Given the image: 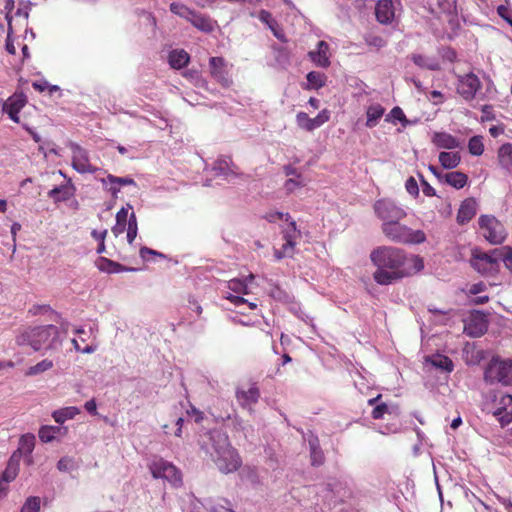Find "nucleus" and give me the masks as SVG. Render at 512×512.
<instances>
[{"label":"nucleus","mask_w":512,"mask_h":512,"mask_svg":"<svg viewBox=\"0 0 512 512\" xmlns=\"http://www.w3.org/2000/svg\"><path fill=\"white\" fill-rule=\"evenodd\" d=\"M376 268L373 279L380 285H390L395 281L420 273L424 267V259L417 254H408L394 246H378L369 255Z\"/></svg>","instance_id":"1"},{"label":"nucleus","mask_w":512,"mask_h":512,"mask_svg":"<svg viewBox=\"0 0 512 512\" xmlns=\"http://www.w3.org/2000/svg\"><path fill=\"white\" fill-rule=\"evenodd\" d=\"M200 447L223 474L236 472L242 465L239 453L230 444L227 435L220 431L205 434L201 439Z\"/></svg>","instance_id":"2"},{"label":"nucleus","mask_w":512,"mask_h":512,"mask_svg":"<svg viewBox=\"0 0 512 512\" xmlns=\"http://www.w3.org/2000/svg\"><path fill=\"white\" fill-rule=\"evenodd\" d=\"M16 343L19 346H29L34 351L52 350L60 344L59 330L54 325L28 328L17 335Z\"/></svg>","instance_id":"3"},{"label":"nucleus","mask_w":512,"mask_h":512,"mask_svg":"<svg viewBox=\"0 0 512 512\" xmlns=\"http://www.w3.org/2000/svg\"><path fill=\"white\" fill-rule=\"evenodd\" d=\"M148 470L156 480H162L163 483L173 488H179L183 483L182 472L172 462L160 457L153 458L148 463Z\"/></svg>","instance_id":"4"},{"label":"nucleus","mask_w":512,"mask_h":512,"mask_svg":"<svg viewBox=\"0 0 512 512\" xmlns=\"http://www.w3.org/2000/svg\"><path fill=\"white\" fill-rule=\"evenodd\" d=\"M478 227L481 236L491 245L502 244L508 236L506 227L494 215H480Z\"/></svg>","instance_id":"5"},{"label":"nucleus","mask_w":512,"mask_h":512,"mask_svg":"<svg viewBox=\"0 0 512 512\" xmlns=\"http://www.w3.org/2000/svg\"><path fill=\"white\" fill-rule=\"evenodd\" d=\"M126 231V238L129 244H132L137 236L138 226L135 213L130 204L122 207L116 213V224L112 228L115 236H119Z\"/></svg>","instance_id":"6"},{"label":"nucleus","mask_w":512,"mask_h":512,"mask_svg":"<svg viewBox=\"0 0 512 512\" xmlns=\"http://www.w3.org/2000/svg\"><path fill=\"white\" fill-rule=\"evenodd\" d=\"M230 292L226 298L239 308V314H245L247 310H256L258 304L243 298V295L250 293V286L246 281L240 279L230 280L228 283Z\"/></svg>","instance_id":"7"},{"label":"nucleus","mask_w":512,"mask_h":512,"mask_svg":"<svg viewBox=\"0 0 512 512\" xmlns=\"http://www.w3.org/2000/svg\"><path fill=\"white\" fill-rule=\"evenodd\" d=\"M495 256H497V254H494L493 252L488 254L478 249H474L470 259V265L474 270L484 276H495L500 272L501 268L500 262Z\"/></svg>","instance_id":"8"},{"label":"nucleus","mask_w":512,"mask_h":512,"mask_svg":"<svg viewBox=\"0 0 512 512\" xmlns=\"http://www.w3.org/2000/svg\"><path fill=\"white\" fill-rule=\"evenodd\" d=\"M27 106V97L21 92H16L8 97L2 106V111L11 121L27 128L26 114L22 110Z\"/></svg>","instance_id":"9"},{"label":"nucleus","mask_w":512,"mask_h":512,"mask_svg":"<svg viewBox=\"0 0 512 512\" xmlns=\"http://www.w3.org/2000/svg\"><path fill=\"white\" fill-rule=\"evenodd\" d=\"M486 378L505 385L512 383V360L493 358L485 372Z\"/></svg>","instance_id":"10"},{"label":"nucleus","mask_w":512,"mask_h":512,"mask_svg":"<svg viewBox=\"0 0 512 512\" xmlns=\"http://www.w3.org/2000/svg\"><path fill=\"white\" fill-rule=\"evenodd\" d=\"M184 512H231L214 499L188 496L183 505Z\"/></svg>","instance_id":"11"},{"label":"nucleus","mask_w":512,"mask_h":512,"mask_svg":"<svg viewBox=\"0 0 512 512\" xmlns=\"http://www.w3.org/2000/svg\"><path fill=\"white\" fill-rule=\"evenodd\" d=\"M376 216L383 223L389 220H401L406 216V212L394 202L387 199H379L373 205Z\"/></svg>","instance_id":"12"},{"label":"nucleus","mask_w":512,"mask_h":512,"mask_svg":"<svg viewBox=\"0 0 512 512\" xmlns=\"http://www.w3.org/2000/svg\"><path fill=\"white\" fill-rule=\"evenodd\" d=\"M493 415L501 426L512 423V394L500 393L495 397Z\"/></svg>","instance_id":"13"},{"label":"nucleus","mask_w":512,"mask_h":512,"mask_svg":"<svg viewBox=\"0 0 512 512\" xmlns=\"http://www.w3.org/2000/svg\"><path fill=\"white\" fill-rule=\"evenodd\" d=\"M72 152L71 162L75 171L80 174L95 173L98 168L90 162L88 152L77 144L70 145Z\"/></svg>","instance_id":"14"},{"label":"nucleus","mask_w":512,"mask_h":512,"mask_svg":"<svg viewBox=\"0 0 512 512\" xmlns=\"http://www.w3.org/2000/svg\"><path fill=\"white\" fill-rule=\"evenodd\" d=\"M488 328L486 315L480 311L471 312L464 320V331L473 337L481 336Z\"/></svg>","instance_id":"15"},{"label":"nucleus","mask_w":512,"mask_h":512,"mask_svg":"<svg viewBox=\"0 0 512 512\" xmlns=\"http://www.w3.org/2000/svg\"><path fill=\"white\" fill-rule=\"evenodd\" d=\"M398 5V0H379L375 8L377 20L382 24L392 23L396 17Z\"/></svg>","instance_id":"16"},{"label":"nucleus","mask_w":512,"mask_h":512,"mask_svg":"<svg viewBox=\"0 0 512 512\" xmlns=\"http://www.w3.org/2000/svg\"><path fill=\"white\" fill-rule=\"evenodd\" d=\"M260 391L254 384L242 385L236 390V399L244 408H252L258 402Z\"/></svg>","instance_id":"17"},{"label":"nucleus","mask_w":512,"mask_h":512,"mask_svg":"<svg viewBox=\"0 0 512 512\" xmlns=\"http://www.w3.org/2000/svg\"><path fill=\"white\" fill-rule=\"evenodd\" d=\"M481 83L478 77L472 73L459 79L458 93L466 100H471L480 89Z\"/></svg>","instance_id":"18"},{"label":"nucleus","mask_w":512,"mask_h":512,"mask_svg":"<svg viewBox=\"0 0 512 512\" xmlns=\"http://www.w3.org/2000/svg\"><path fill=\"white\" fill-rule=\"evenodd\" d=\"M211 75L222 85L229 86L232 83L227 63L221 57H212L209 61Z\"/></svg>","instance_id":"19"},{"label":"nucleus","mask_w":512,"mask_h":512,"mask_svg":"<svg viewBox=\"0 0 512 512\" xmlns=\"http://www.w3.org/2000/svg\"><path fill=\"white\" fill-rule=\"evenodd\" d=\"M407 231V226L400 223V220H389L382 223L383 234L391 241L402 243Z\"/></svg>","instance_id":"20"},{"label":"nucleus","mask_w":512,"mask_h":512,"mask_svg":"<svg viewBox=\"0 0 512 512\" xmlns=\"http://www.w3.org/2000/svg\"><path fill=\"white\" fill-rule=\"evenodd\" d=\"M477 212V201L473 198L465 199L461 204L457 212L456 220L458 224L464 225L468 223Z\"/></svg>","instance_id":"21"},{"label":"nucleus","mask_w":512,"mask_h":512,"mask_svg":"<svg viewBox=\"0 0 512 512\" xmlns=\"http://www.w3.org/2000/svg\"><path fill=\"white\" fill-rule=\"evenodd\" d=\"M66 434L67 428L65 427L44 425L39 429L38 437L43 443H50Z\"/></svg>","instance_id":"22"},{"label":"nucleus","mask_w":512,"mask_h":512,"mask_svg":"<svg viewBox=\"0 0 512 512\" xmlns=\"http://www.w3.org/2000/svg\"><path fill=\"white\" fill-rule=\"evenodd\" d=\"M285 173L290 176L284 184L285 190L289 193H293L307 184V180L299 173H297L292 167H286Z\"/></svg>","instance_id":"23"},{"label":"nucleus","mask_w":512,"mask_h":512,"mask_svg":"<svg viewBox=\"0 0 512 512\" xmlns=\"http://www.w3.org/2000/svg\"><path fill=\"white\" fill-rule=\"evenodd\" d=\"M312 61L319 67H327L330 64L329 47L324 41H320L316 50L309 53Z\"/></svg>","instance_id":"24"},{"label":"nucleus","mask_w":512,"mask_h":512,"mask_svg":"<svg viewBox=\"0 0 512 512\" xmlns=\"http://www.w3.org/2000/svg\"><path fill=\"white\" fill-rule=\"evenodd\" d=\"M432 142L443 149H455L460 146V141L446 132H435L432 136Z\"/></svg>","instance_id":"25"},{"label":"nucleus","mask_w":512,"mask_h":512,"mask_svg":"<svg viewBox=\"0 0 512 512\" xmlns=\"http://www.w3.org/2000/svg\"><path fill=\"white\" fill-rule=\"evenodd\" d=\"M385 113V108L379 103H372L366 108V127H375Z\"/></svg>","instance_id":"26"},{"label":"nucleus","mask_w":512,"mask_h":512,"mask_svg":"<svg viewBox=\"0 0 512 512\" xmlns=\"http://www.w3.org/2000/svg\"><path fill=\"white\" fill-rule=\"evenodd\" d=\"M438 179L441 182L447 183L448 185L452 186L455 189L463 188L468 181L467 175L459 171H453L446 173L443 176H438Z\"/></svg>","instance_id":"27"},{"label":"nucleus","mask_w":512,"mask_h":512,"mask_svg":"<svg viewBox=\"0 0 512 512\" xmlns=\"http://www.w3.org/2000/svg\"><path fill=\"white\" fill-rule=\"evenodd\" d=\"M95 265L99 271L108 274H116L131 270L105 257L98 258L95 262Z\"/></svg>","instance_id":"28"},{"label":"nucleus","mask_w":512,"mask_h":512,"mask_svg":"<svg viewBox=\"0 0 512 512\" xmlns=\"http://www.w3.org/2000/svg\"><path fill=\"white\" fill-rule=\"evenodd\" d=\"M80 413V409L75 406H67L55 410L52 413V418L58 424H63L67 420L74 419Z\"/></svg>","instance_id":"29"},{"label":"nucleus","mask_w":512,"mask_h":512,"mask_svg":"<svg viewBox=\"0 0 512 512\" xmlns=\"http://www.w3.org/2000/svg\"><path fill=\"white\" fill-rule=\"evenodd\" d=\"M189 54L183 49H176L169 53L168 61L172 68L181 69L189 63Z\"/></svg>","instance_id":"30"},{"label":"nucleus","mask_w":512,"mask_h":512,"mask_svg":"<svg viewBox=\"0 0 512 512\" xmlns=\"http://www.w3.org/2000/svg\"><path fill=\"white\" fill-rule=\"evenodd\" d=\"M73 195L74 187L71 184L55 187L49 192V197H51L55 202L66 201L70 199Z\"/></svg>","instance_id":"31"},{"label":"nucleus","mask_w":512,"mask_h":512,"mask_svg":"<svg viewBox=\"0 0 512 512\" xmlns=\"http://www.w3.org/2000/svg\"><path fill=\"white\" fill-rule=\"evenodd\" d=\"M307 83L304 86L306 90H318L325 86L326 76L323 73L312 71L306 76Z\"/></svg>","instance_id":"32"},{"label":"nucleus","mask_w":512,"mask_h":512,"mask_svg":"<svg viewBox=\"0 0 512 512\" xmlns=\"http://www.w3.org/2000/svg\"><path fill=\"white\" fill-rule=\"evenodd\" d=\"M427 240L426 234L421 229H412L407 226V231L403 239V244L418 245Z\"/></svg>","instance_id":"33"},{"label":"nucleus","mask_w":512,"mask_h":512,"mask_svg":"<svg viewBox=\"0 0 512 512\" xmlns=\"http://www.w3.org/2000/svg\"><path fill=\"white\" fill-rule=\"evenodd\" d=\"M385 120L392 124L400 122L404 128L413 124V122L407 119L404 111L398 106H395L390 110V112L386 115Z\"/></svg>","instance_id":"34"},{"label":"nucleus","mask_w":512,"mask_h":512,"mask_svg":"<svg viewBox=\"0 0 512 512\" xmlns=\"http://www.w3.org/2000/svg\"><path fill=\"white\" fill-rule=\"evenodd\" d=\"M499 164L506 170H512V144H504L498 150Z\"/></svg>","instance_id":"35"},{"label":"nucleus","mask_w":512,"mask_h":512,"mask_svg":"<svg viewBox=\"0 0 512 512\" xmlns=\"http://www.w3.org/2000/svg\"><path fill=\"white\" fill-rule=\"evenodd\" d=\"M426 361L437 369H441L446 372H451L453 370V363L447 356L436 354L429 357Z\"/></svg>","instance_id":"36"},{"label":"nucleus","mask_w":512,"mask_h":512,"mask_svg":"<svg viewBox=\"0 0 512 512\" xmlns=\"http://www.w3.org/2000/svg\"><path fill=\"white\" fill-rule=\"evenodd\" d=\"M460 156L457 152H441L439 154V162L445 169H453L460 163Z\"/></svg>","instance_id":"37"},{"label":"nucleus","mask_w":512,"mask_h":512,"mask_svg":"<svg viewBox=\"0 0 512 512\" xmlns=\"http://www.w3.org/2000/svg\"><path fill=\"white\" fill-rule=\"evenodd\" d=\"M53 367V362L50 359H43L36 363L35 365H32L28 367L25 371L26 376H37L44 372L49 371Z\"/></svg>","instance_id":"38"},{"label":"nucleus","mask_w":512,"mask_h":512,"mask_svg":"<svg viewBox=\"0 0 512 512\" xmlns=\"http://www.w3.org/2000/svg\"><path fill=\"white\" fill-rule=\"evenodd\" d=\"M42 499L38 496H29L25 499L20 512H41Z\"/></svg>","instance_id":"39"},{"label":"nucleus","mask_w":512,"mask_h":512,"mask_svg":"<svg viewBox=\"0 0 512 512\" xmlns=\"http://www.w3.org/2000/svg\"><path fill=\"white\" fill-rule=\"evenodd\" d=\"M493 253L497 254V256L501 259L506 269L512 273V247L504 246L500 249L493 250Z\"/></svg>","instance_id":"40"},{"label":"nucleus","mask_w":512,"mask_h":512,"mask_svg":"<svg viewBox=\"0 0 512 512\" xmlns=\"http://www.w3.org/2000/svg\"><path fill=\"white\" fill-rule=\"evenodd\" d=\"M295 123L300 130L313 132L312 117L306 112H298L295 116Z\"/></svg>","instance_id":"41"},{"label":"nucleus","mask_w":512,"mask_h":512,"mask_svg":"<svg viewBox=\"0 0 512 512\" xmlns=\"http://www.w3.org/2000/svg\"><path fill=\"white\" fill-rule=\"evenodd\" d=\"M189 21L196 28H198L199 30L204 31V32H209V31L213 30V28H214V23L210 19L200 16V15H196L195 13H194V16H191Z\"/></svg>","instance_id":"42"},{"label":"nucleus","mask_w":512,"mask_h":512,"mask_svg":"<svg viewBox=\"0 0 512 512\" xmlns=\"http://www.w3.org/2000/svg\"><path fill=\"white\" fill-rule=\"evenodd\" d=\"M116 180V177L109 174L107 177L100 179V182L104 186V188L111 193V195L116 198L118 196V193L121 190V186L118 184Z\"/></svg>","instance_id":"43"},{"label":"nucleus","mask_w":512,"mask_h":512,"mask_svg":"<svg viewBox=\"0 0 512 512\" xmlns=\"http://www.w3.org/2000/svg\"><path fill=\"white\" fill-rule=\"evenodd\" d=\"M468 150L473 156H481L484 152V144L481 136H473L468 142Z\"/></svg>","instance_id":"44"},{"label":"nucleus","mask_w":512,"mask_h":512,"mask_svg":"<svg viewBox=\"0 0 512 512\" xmlns=\"http://www.w3.org/2000/svg\"><path fill=\"white\" fill-rule=\"evenodd\" d=\"M170 10L175 15L182 17L186 20H190L191 16H194V12L190 10L187 6L179 2H173L170 5Z\"/></svg>","instance_id":"45"},{"label":"nucleus","mask_w":512,"mask_h":512,"mask_svg":"<svg viewBox=\"0 0 512 512\" xmlns=\"http://www.w3.org/2000/svg\"><path fill=\"white\" fill-rule=\"evenodd\" d=\"M18 472L19 464L18 462L12 459V461L9 463L8 467L4 471L2 478L0 479L3 480V482L6 483V485L8 486V483L13 481L17 477Z\"/></svg>","instance_id":"46"},{"label":"nucleus","mask_w":512,"mask_h":512,"mask_svg":"<svg viewBox=\"0 0 512 512\" xmlns=\"http://www.w3.org/2000/svg\"><path fill=\"white\" fill-rule=\"evenodd\" d=\"M330 117L331 112L328 109H322L315 117H312L313 131L327 123Z\"/></svg>","instance_id":"47"},{"label":"nucleus","mask_w":512,"mask_h":512,"mask_svg":"<svg viewBox=\"0 0 512 512\" xmlns=\"http://www.w3.org/2000/svg\"><path fill=\"white\" fill-rule=\"evenodd\" d=\"M35 445V438L33 435H24L20 439V450L27 453L32 452Z\"/></svg>","instance_id":"48"},{"label":"nucleus","mask_w":512,"mask_h":512,"mask_svg":"<svg viewBox=\"0 0 512 512\" xmlns=\"http://www.w3.org/2000/svg\"><path fill=\"white\" fill-rule=\"evenodd\" d=\"M413 61L415 64L421 67H426L433 70L439 68V65L437 63L429 61L426 57L422 55H414Z\"/></svg>","instance_id":"49"},{"label":"nucleus","mask_w":512,"mask_h":512,"mask_svg":"<svg viewBox=\"0 0 512 512\" xmlns=\"http://www.w3.org/2000/svg\"><path fill=\"white\" fill-rule=\"evenodd\" d=\"M405 188L410 195L418 196L419 186H418L417 181L413 177H410L407 179V181L405 183Z\"/></svg>","instance_id":"50"},{"label":"nucleus","mask_w":512,"mask_h":512,"mask_svg":"<svg viewBox=\"0 0 512 512\" xmlns=\"http://www.w3.org/2000/svg\"><path fill=\"white\" fill-rule=\"evenodd\" d=\"M140 256L144 260H149L150 256H155V257H158V258H161V259L165 258V256L162 253L157 252L155 250H152L150 248H146V247H143V248L140 249Z\"/></svg>","instance_id":"51"},{"label":"nucleus","mask_w":512,"mask_h":512,"mask_svg":"<svg viewBox=\"0 0 512 512\" xmlns=\"http://www.w3.org/2000/svg\"><path fill=\"white\" fill-rule=\"evenodd\" d=\"M8 25H9V31H8L7 41H6V49L10 54H15L16 47L12 40L13 29H12V23H11L10 19H8Z\"/></svg>","instance_id":"52"},{"label":"nucleus","mask_w":512,"mask_h":512,"mask_svg":"<svg viewBox=\"0 0 512 512\" xmlns=\"http://www.w3.org/2000/svg\"><path fill=\"white\" fill-rule=\"evenodd\" d=\"M266 219L270 222H276V221H287L289 218V215L287 213L282 212H271L266 214Z\"/></svg>","instance_id":"53"},{"label":"nucleus","mask_w":512,"mask_h":512,"mask_svg":"<svg viewBox=\"0 0 512 512\" xmlns=\"http://www.w3.org/2000/svg\"><path fill=\"white\" fill-rule=\"evenodd\" d=\"M493 119H494V114H493V111H492V107L488 106V105L483 106L482 107L481 121L485 122V121H491Z\"/></svg>","instance_id":"54"},{"label":"nucleus","mask_w":512,"mask_h":512,"mask_svg":"<svg viewBox=\"0 0 512 512\" xmlns=\"http://www.w3.org/2000/svg\"><path fill=\"white\" fill-rule=\"evenodd\" d=\"M387 410H388L387 405H385V404L378 405L373 409L372 416L375 419H379V418L383 417L384 413H386Z\"/></svg>","instance_id":"55"},{"label":"nucleus","mask_w":512,"mask_h":512,"mask_svg":"<svg viewBox=\"0 0 512 512\" xmlns=\"http://www.w3.org/2000/svg\"><path fill=\"white\" fill-rule=\"evenodd\" d=\"M422 191L428 197L436 196V190L424 179H422Z\"/></svg>","instance_id":"56"},{"label":"nucleus","mask_w":512,"mask_h":512,"mask_svg":"<svg viewBox=\"0 0 512 512\" xmlns=\"http://www.w3.org/2000/svg\"><path fill=\"white\" fill-rule=\"evenodd\" d=\"M431 101L434 105H440L444 102V96L440 91L434 90L431 92Z\"/></svg>","instance_id":"57"},{"label":"nucleus","mask_w":512,"mask_h":512,"mask_svg":"<svg viewBox=\"0 0 512 512\" xmlns=\"http://www.w3.org/2000/svg\"><path fill=\"white\" fill-rule=\"evenodd\" d=\"M484 290H485V284L482 282H479V283L472 284L468 288V293L474 295V294L481 293Z\"/></svg>","instance_id":"58"},{"label":"nucleus","mask_w":512,"mask_h":512,"mask_svg":"<svg viewBox=\"0 0 512 512\" xmlns=\"http://www.w3.org/2000/svg\"><path fill=\"white\" fill-rule=\"evenodd\" d=\"M72 465V461L71 459L69 458H62L58 461L57 463V468L60 470V471H67L70 469Z\"/></svg>","instance_id":"59"},{"label":"nucleus","mask_w":512,"mask_h":512,"mask_svg":"<svg viewBox=\"0 0 512 512\" xmlns=\"http://www.w3.org/2000/svg\"><path fill=\"white\" fill-rule=\"evenodd\" d=\"M32 86L39 92H45L48 90L49 82L46 80L35 81Z\"/></svg>","instance_id":"60"},{"label":"nucleus","mask_w":512,"mask_h":512,"mask_svg":"<svg viewBox=\"0 0 512 512\" xmlns=\"http://www.w3.org/2000/svg\"><path fill=\"white\" fill-rule=\"evenodd\" d=\"M84 407L90 414H93V415L97 414V404H96L95 400L91 399V400L86 401L84 404Z\"/></svg>","instance_id":"61"},{"label":"nucleus","mask_w":512,"mask_h":512,"mask_svg":"<svg viewBox=\"0 0 512 512\" xmlns=\"http://www.w3.org/2000/svg\"><path fill=\"white\" fill-rule=\"evenodd\" d=\"M115 181L118 182V184L121 186V188L126 185H133V186L136 185L135 181L132 178H128V177H116Z\"/></svg>","instance_id":"62"},{"label":"nucleus","mask_w":512,"mask_h":512,"mask_svg":"<svg viewBox=\"0 0 512 512\" xmlns=\"http://www.w3.org/2000/svg\"><path fill=\"white\" fill-rule=\"evenodd\" d=\"M498 14L505 19L510 25H512V20L508 17V9L505 6L498 7Z\"/></svg>","instance_id":"63"},{"label":"nucleus","mask_w":512,"mask_h":512,"mask_svg":"<svg viewBox=\"0 0 512 512\" xmlns=\"http://www.w3.org/2000/svg\"><path fill=\"white\" fill-rule=\"evenodd\" d=\"M106 234H107V230H100V231H93L92 232V235L93 237L100 243V242H104L105 240V237H106Z\"/></svg>","instance_id":"64"}]
</instances>
